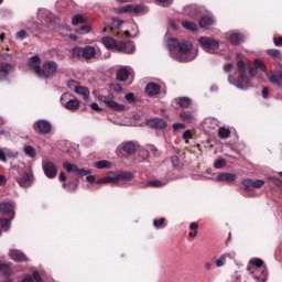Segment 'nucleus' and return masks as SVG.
Returning <instances> with one entry per match:
<instances>
[{"label": "nucleus", "instance_id": "f257e3e1", "mask_svg": "<svg viewBox=\"0 0 282 282\" xmlns=\"http://www.w3.org/2000/svg\"><path fill=\"white\" fill-rule=\"evenodd\" d=\"M167 47L170 54L175 61L180 63H189V61H195L197 58L198 51L193 48V43L191 41H178L175 39L169 40Z\"/></svg>", "mask_w": 282, "mask_h": 282}, {"label": "nucleus", "instance_id": "f03ea898", "mask_svg": "<svg viewBox=\"0 0 282 282\" xmlns=\"http://www.w3.org/2000/svg\"><path fill=\"white\" fill-rule=\"evenodd\" d=\"M57 72H58V63L54 61H46L42 65L37 76H40V78H54Z\"/></svg>", "mask_w": 282, "mask_h": 282}, {"label": "nucleus", "instance_id": "7ed1b4c3", "mask_svg": "<svg viewBox=\"0 0 282 282\" xmlns=\"http://www.w3.org/2000/svg\"><path fill=\"white\" fill-rule=\"evenodd\" d=\"M198 43L208 54H215L219 50V42L213 37L202 36L198 39Z\"/></svg>", "mask_w": 282, "mask_h": 282}, {"label": "nucleus", "instance_id": "20e7f679", "mask_svg": "<svg viewBox=\"0 0 282 282\" xmlns=\"http://www.w3.org/2000/svg\"><path fill=\"white\" fill-rule=\"evenodd\" d=\"M239 78H238V87L240 89H248L250 87V80L248 77L243 76L246 74V63L242 59L237 58Z\"/></svg>", "mask_w": 282, "mask_h": 282}, {"label": "nucleus", "instance_id": "39448f33", "mask_svg": "<svg viewBox=\"0 0 282 282\" xmlns=\"http://www.w3.org/2000/svg\"><path fill=\"white\" fill-rule=\"evenodd\" d=\"M98 100L101 102H105L110 107V109H113V111H124L126 107L122 104H118L113 100V95L109 93L108 95H99Z\"/></svg>", "mask_w": 282, "mask_h": 282}, {"label": "nucleus", "instance_id": "423d86ee", "mask_svg": "<svg viewBox=\"0 0 282 282\" xmlns=\"http://www.w3.org/2000/svg\"><path fill=\"white\" fill-rule=\"evenodd\" d=\"M68 95L64 94L61 97V104L68 109V111H78V107H80V101L77 98L67 99Z\"/></svg>", "mask_w": 282, "mask_h": 282}, {"label": "nucleus", "instance_id": "0eeeda50", "mask_svg": "<svg viewBox=\"0 0 282 282\" xmlns=\"http://www.w3.org/2000/svg\"><path fill=\"white\" fill-rule=\"evenodd\" d=\"M42 169L48 180H54V177L58 175V169L56 167V164L51 161L43 162Z\"/></svg>", "mask_w": 282, "mask_h": 282}, {"label": "nucleus", "instance_id": "6e6552de", "mask_svg": "<svg viewBox=\"0 0 282 282\" xmlns=\"http://www.w3.org/2000/svg\"><path fill=\"white\" fill-rule=\"evenodd\" d=\"M63 169H65L67 173H76V175H80L82 177H85V175H89V173H91V171L79 169L76 164H72L69 162H64Z\"/></svg>", "mask_w": 282, "mask_h": 282}, {"label": "nucleus", "instance_id": "1a4fd4ad", "mask_svg": "<svg viewBox=\"0 0 282 282\" xmlns=\"http://www.w3.org/2000/svg\"><path fill=\"white\" fill-rule=\"evenodd\" d=\"M33 128L37 133L45 135L52 131V123L47 120H39L34 123Z\"/></svg>", "mask_w": 282, "mask_h": 282}, {"label": "nucleus", "instance_id": "9d476101", "mask_svg": "<svg viewBox=\"0 0 282 282\" xmlns=\"http://www.w3.org/2000/svg\"><path fill=\"white\" fill-rule=\"evenodd\" d=\"M17 182L22 188H30V186H32L33 176L30 172H23L17 177Z\"/></svg>", "mask_w": 282, "mask_h": 282}, {"label": "nucleus", "instance_id": "9b49d317", "mask_svg": "<svg viewBox=\"0 0 282 282\" xmlns=\"http://www.w3.org/2000/svg\"><path fill=\"white\" fill-rule=\"evenodd\" d=\"M0 213L3 217H8L10 221H12V219H14V205L9 203H1Z\"/></svg>", "mask_w": 282, "mask_h": 282}, {"label": "nucleus", "instance_id": "f8f14e48", "mask_svg": "<svg viewBox=\"0 0 282 282\" xmlns=\"http://www.w3.org/2000/svg\"><path fill=\"white\" fill-rule=\"evenodd\" d=\"M41 56L34 55L29 59V69L34 72L39 76V72H41Z\"/></svg>", "mask_w": 282, "mask_h": 282}, {"label": "nucleus", "instance_id": "ddd939ff", "mask_svg": "<svg viewBox=\"0 0 282 282\" xmlns=\"http://www.w3.org/2000/svg\"><path fill=\"white\" fill-rule=\"evenodd\" d=\"M118 52H124V54H133V52H135V44H133V42H118Z\"/></svg>", "mask_w": 282, "mask_h": 282}, {"label": "nucleus", "instance_id": "4468645a", "mask_svg": "<svg viewBox=\"0 0 282 282\" xmlns=\"http://www.w3.org/2000/svg\"><path fill=\"white\" fill-rule=\"evenodd\" d=\"M226 39L231 43V45H239V43H243V35L238 32H229L226 34Z\"/></svg>", "mask_w": 282, "mask_h": 282}, {"label": "nucleus", "instance_id": "2eb2a0df", "mask_svg": "<svg viewBox=\"0 0 282 282\" xmlns=\"http://www.w3.org/2000/svg\"><path fill=\"white\" fill-rule=\"evenodd\" d=\"M147 124H149L151 129L162 130L166 127V121L164 119L155 118L148 120Z\"/></svg>", "mask_w": 282, "mask_h": 282}, {"label": "nucleus", "instance_id": "dca6fc26", "mask_svg": "<svg viewBox=\"0 0 282 282\" xmlns=\"http://www.w3.org/2000/svg\"><path fill=\"white\" fill-rule=\"evenodd\" d=\"M269 82L272 85H276L278 87H281V85H282V70H274L273 73H271V75L269 76Z\"/></svg>", "mask_w": 282, "mask_h": 282}, {"label": "nucleus", "instance_id": "f3484780", "mask_svg": "<svg viewBox=\"0 0 282 282\" xmlns=\"http://www.w3.org/2000/svg\"><path fill=\"white\" fill-rule=\"evenodd\" d=\"M10 259L12 261H28V257L21 250L13 249L9 253Z\"/></svg>", "mask_w": 282, "mask_h": 282}, {"label": "nucleus", "instance_id": "a211bd4d", "mask_svg": "<svg viewBox=\"0 0 282 282\" xmlns=\"http://www.w3.org/2000/svg\"><path fill=\"white\" fill-rule=\"evenodd\" d=\"M145 94L148 96H158L160 94V86L155 83H150L145 86Z\"/></svg>", "mask_w": 282, "mask_h": 282}, {"label": "nucleus", "instance_id": "6ab92c4d", "mask_svg": "<svg viewBox=\"0 0 282 282\" xmlns=\"http://www.w3.org/2000/svg\"><path fill=\"white\" fill-rule=\"evenodd\" d=\"M102 43L107 50H115L118 52V42L113 37H104Z\"/></svg>", "mask_w": 282, "mask_h": 282}, {"label": "nucleus", "instance_id": "aec40b11", "mask_svg": "<svg viewBox=\"0 0 282 282\" xmlns=\"http://www.w3.org/2000/svg\"><path fill=\"white\" fill-rule=\"evenodd\" d=\"M217 182H235V180H237V175L232 174V173H220L217 177H216Z\"/></svg>", "mask_w": 282, "mask_h": 282}, {"label": "nucleus", "instance_id": "412c9836", "mask_svg": "<svg viewBox=\"0 0 282 282\" xmlns=\"http://www.w3.org/2000/svg\"><path fill=\"white\" fill-rule=\"evenodd\" d=\"M96 54H97L96 47L88 45L84 47L83 58H87V59L95 58Z\"/></svg>", "mask_w": 282, "mask_h": 282}, {"label": "nucleus", "instance_id": "4be33fe9", "mask_svg": "<svg viewBox=\"0 0 282 282\" xmlns=\"http://www.w3.org/2000/svg\"><path fill=\"white\" fill-rule=\"evenodd\" d=\"M75 94L83 96L84 100H89V89H87V87L77 86Z\"/></svg>", "mask_w": 282, "mask_h": 282}, {"label": "nucleus", "instance_id": "5701e85b", "mask_svg": "<svg viewBox=\"0 0 282 282\" xmlns=\"http://www.w3.org/2000/svg\"><path fill=\"white\" fill-rule=\"evenodd\" d=\"M127 78H129V69H127V67H122L117 72V80L124 83Z\"/></svg>", "mask_w": 282, "mask_h": 282}, {"label": "nucleus", "instance_id": "b1692460", "mask_svg": "<svg viewBox=\"0 0 282 282\" xmlns=\"http://www.w3.org/2000/svg\"><path fill=\"white\" fill-rule=\"evenodd\" d=\"M215 19H213V17L205 15L200 19L199 25L200 28H208L209 25H213Z\"/></svg>", "mask_w": 282, "mask_h": 282}, {"label": "nucleus", "instance_id": "393cba45", "mask_svg": "<svg viewBox=\"0 0 282 282\" xmlns=\"http://www.w3.org/2000/svg\"><path fill=\"white\" fill-rule=\"evenodd\" d=\"M166 183L162 182V181H158V180H154V181H150L147 183V185H142L143 188H147L149 186H152L153 188H162V186H165Z\"/></svg>", "mask_w": 282, "mask_h": 282}, {"label": "nucleus", "instance_id": "a878e982", "mask_svg": "<svg viewBox=\"0 0 282 282\" xmlns=\"http://www.w3.org/2000/svg\"><path fill=\"white\" fill-rule=\"evenodd\" d=\"M0 225L4 232H8V230L12 228V224L10 223V219L3 218L2 216H0Z\"/></svg>", "mask_w": 282, "mask_h": 282}, {"label": "nucleus", "instance_id": "bb28decb", "mask_svg": "<svg viewBox=\"0 0 282 282\" xmlns=\"http://www.w3.org/2000/svg\"><path fill=\"white\" fill-rule=\"evenodd\" d=\"M96 184H118V178L113 176H107L96 181Z\"/></svg>", "mask_w": 282, "mask_h": 282}, {"label": "nucleus", "instance_id": "cd10ccee", "mask_svg": "<svg viewBox=\"0 0 282 282\" xmlns=\"http://www.w3.org/2000/svg\"><path fill=\"white\" fill-rule=\"evenodd\" d=\"M122 147H123L124 153H134L135 149H138L135 143H133L131 141L123 143Z\"/></svg>", "mask_w": 282, "mask_h": 282}, {"label": "nucleus", "instance_id": "c85d7f7f", "mask_svg": "<svg viewBox=\"0 0 282 282\" xmlns=\"http://www.w3.org/2000/svg\"><path fill=\"white\" fill-rule=\"evenodd\" d=\"M218 137L221 139V140H227V138H230V129L228 128H219L218 129Z\"/></svg>", "mask_w": 282, "mask_h": 282}, {"label": "nucleus", "instance_id": "c756f323", "mask_svg": "<svg viewBox=\"0 0 282 282\" xmlns=\"http://www.w3.org/2000/svg\"><path fill=\"white\" fill-rule=\"evenodd\" d=\"M181 25L185 30H189L191 32H195L197 30V24H195L194 22H191V21H182Z\"/></svg>", "mask_w": 282, "mask_h": 282}, {"label": "nucleus", "instance_id": "7c9ffc66", "mask_svg": "<svg viewBox=\"0 0 282 282\" xmlns=\"http://www.w3.org/2000/svg\"><path fill=\"white\" fill-rule=\"evenodd\" d=\"M191 102H192V100L188 97H183V98L178 99V105L183 109H188V107H191Z\"/></svg>", "mask_w": 282, "mask_h": 282}, {"label": "nucleus", "instance_id": "2f4dec72", "mask_svg": "<svg viewBox=\"0 0 282 282\" xmlns=\"http://www.w3.org/2000/svg\"><path fill=\"white\" fill-rule=\"evenodd\" d=\"M115 178H117V184L119 180H127L129 182V180H133V174L131 172H122L118 176H115Z\"/></svg>", "mask_w": 282, "mask_h": 282}, {"label": "nucleus", "instance_id": "473e14b6", "mask_svg": "<svg viewBox=\"0 0 282 282\" xmlns=\"http://www.w3.org/2000/svg\"><path fill=\"white\" fill-rule=\"evenodd\" d=\"M96 169H111V162L107 161V160H101L98 161L95 164Z\"/></svg>", "mask_w": 282, "mask_h": 282}, {"label": "nucleus", "instance_id": "72a5a7b5", "mask_svg": "<svg viewBox=\"0 0 282 282\" xmlns=\"http://www.w3.org/2000/svg\"><path fill=\"white\" fill-rule=\"evenodd\" d=\"M84 47L75 46L73 48V58H80L83 57Z\"/></svg>", "mask_w": 282, "mask_h": 282}, {"label": "nucleus", "instance_id": "f704fd0d", "mask_svg": "<svg viewBox=\"0 0 282 282\" xmlns=\"http://www.w3.org/2000/svg\"><path fill=\"white\" fill-rule=\"evenodd\" d=\"M181 118L182 120H184V122H195V116L188 112H182Z\"/></svg>", "mask_w": 282, "mask_h": 282}, {"label": "nucleus", "instance_id": "c9c22d12", "mask_svg": "<svg viewBox=\"0 0 282 282\" xmlns=\"http://www.w3.org/2000/svg\"><path fill=\"white\" fill-rule=\"evenodd\" d=\"M254 67H256V69H261L262 72H268V66L261 59L254 61Z\"/></svg>", "mask_w": 282, "mask_h": 282}, {"label": "nucleus", "instance_id": "e433bc0d", "mask_svg": "<svg viewBox=\"0 0 282 282\" xmlns=\"http://www.w3.org/2000/svg\"><path fill=\"white\" fill-rule=\"evenodd\" d=\"M189 228H191V230H193V231H189V232H188V236L192 237V238L197 237V229L199 228V225H197V223H192V224L189 225Z\"/></svg>", "mask_w": 282, "mask_h": 282}, {"label": "nucleus", "instance_id": "4c0bfd02", "mask_svg": "<svg viewBox=\"0 0 282 282\" xmlns=\"http://www.w3.org/2000/svg\"><path fill=\"white\" fill-rule=\"evenodd\" d=\"M24 153L25 155H29V158H36V150L30 145L24 147Z\"/></svg>", "mask_w": 282, "mask_h": 282}, {"label": "nucleus", "instance_id": "58836bf2", "mask_svg": "<svg viewBox=\"0 0 282 282\" xmlns=\"http://www.w3.org/2000/svg\"><path fill=\"white\" fill-rule=\"evenodd\" d=\"M242 184L247 191H252V188H254V180H250V178L243 180Z\"/></svg>", "mask_w": 282, "mask_h": 282}, {"label": "nucleus", "instance_id": "ea45409f", "mask_svg": "<svg viewBox=\"0 0 282 282\" xmlns=\"http://www.w3.org/2000/svg\"><path fill=\"white\" fill-rule=\"evenodd\" d=\"M257 282H265L268 281V271L263 270L261 275H253Z\"/></svg>", "mask_w": 282, "mask_h": 282}, {"label": "nucleus", "instance_id": "a19ab883", "mask_svg": "<svg viewBox=\"0 0 282 282\" xmlns=\"http://www.w3.org/2000/svg\"><path fill=\"white\" fill-rule=\"evenodd\" d=\"M228 257L230 256L224 254L218 260H216L217 268H224V265H226V260L228 259Z\"/></svg>", "mask_w": 282, "mask_h": 282}, {"label": "nucleus", "instance_id": "79ce46f5", "mask_svg": "<svg viewBox=\"0 0 282 282\" xmlns=\"http://www.w3.org/2000/svg\"><path fill=\"white\" fill-rule=\"evenodd\" d=\"M73 25H78V23H85V18L82 14H77L72 20Z\"/></svg>", "mask_w": 282, "mask_h": 282}, {"label": "nucleus", "instance_id": "37998d69", "mask_svg": "<svg viewBox=\"0 0 282 282\" xmlns=\"http://www.w3.org/2000/svg\"><path fill=\"white\" fill-rule=\"evenodd\" d=\"M147 10V7L144 6H132V14H140L141 12H144Z\"/></svg>", "mask_w": 282, "mask_h": 282}, {"label": "nucleus", "instance_id": "c03bdc74", "mask_svg": "<svg viewBox=\"0 0 282 282\" xmlns=\"http://www.w3.org/2000/svg\"><path fill=\"white\" fill-rule=\"evenodd\" d=\"M64 188H66V191H69V192H74L76 191V188H78V182H73L69 184V186H67L66 183L63 184Z\"/></svg>", "mask_w": 282, "mask_h": 282}, {"label": "nucleus", "instance_id": "a18cd8bd", "mask_svg": "<svg viewBox=\"0 0 282 282\" xmlns=\"http://www.w3.org/2000/svg\"><path fill=\"white\" fill-rule=\"evenodd\" d=\"M132 10H133V4H127L126 7H122V8L118 9V12L120 14H124L127 12H131L132 13Z\"/></svg>", "mask_w": 282, "mask_h": 282}, {"label": "nucleus", "instance_id": "49530a36", "mask_svg": "<svg viewBox=\"0 0 282 282\" xmlns=\"http://www.w3.org/2000/svg\"><path fill=\"white\" fill-rule=\"evenodd\" d=\"M75 32H77V34H89V32H91V29H89V26L87 25H83L79 29H76Z\"/></svg>", "mask_w": 282, "mask_h": 282}, {"label": "nucleus", "instance_id": "de8ad7c7", "mask_svg": "<svg viewBox=\"0 0 282 282\" xmlns=\"http://www.w3.org/2000/svg\"><path fill=\"white\" fill-rule=\"evenodd\" d=\"M78 82L76 80H68L67 82V87L68 89H70L72 91H76V89H78Z\"/></svg>", "mask_w": 282, "mask_h": 282}, {"label": "nucleus", "instance_id": "09e8293b", "mask_svg": "<svg viewBox=\"0 0 282 282\" xmlns=\"http://www.w3.org/2000/svg\"><path fill=\"white\" fill-rule=\"evenodd\" d=\"M214 166L215 169H224V166H226V160L218 159L217 161H215Z\"/></svg>", "mask_w": 282, "mask_h": 282}, {"label": "nucleus", "instance_id": "8fccbe9b", "mask_svg": "<svg viewBox=\"0 0 282 282\" xmlns=\"http://www.w3.org/2000/svg\"><path fill=\"white\" fill-rule=\"evenodd\" d=\"M0 274H10V267H8V264L0 263Z\"/></svg>", "mask_w": 282, "mask_h": 282}, {"label": "nucleus", "instance_id": "3c124183", "mask_svg": "<svg viewBox=\"0 0 282 282\" xmlns=\"http://www.w3.org/2000/svg\"><path fill=\"white\" fill-rule=\"evenodd\" d=\"M250 263L252 265H256V268H262L263 267V260H261V259H252V260H250Z\"/></svg>", "mask_w": 282, "mask_h": 282}, {"label": "nucleus", "instance_id": "603ef678", "mask_svg": "<svg viewBox=\"0 0 282 282\" xmlns=\"http://www.w3.org/2000/svg\"><path fill=\"white\" fill-rule=\"evenodd\" d=\"M147 151H148L149 155H154V156L158 155V148H155L153 145H149L147 148Z\"/></svg>", "mask_w": 282, "mask_h": 282}, {"label": "nucleus", "instance_id": "864d4df0", "mask_svg": "<svg viewBox=\"0 0 282 282\" xmlns=\"http://www.w3.org/2000/svg\"><path fill=\"white\" fill-rule=\"evenodd\" d=\"M268 54L269 56H273V58H279L281 56V52H279V50H269Z\"/></svg>", "mask_w": 282, "mask_h": 282}, {"label": "nucleus", "instance_id": "5fc2aeb1", "mask_svg": "<svg viewBox=\"0 0 282 282\" xmlns=\"http://www.w3.org/2000/svg\"><path fill=\"white\" fill-rule=\"evenodd\" d=\"M265 184L263 180H256L253 181V188H261Z\"/></svg>", "mask_w": 282, "mask_h": 282}, {"label": "nucleus", "instance_id": "6e6d98bb", "mask_svg": "<svg viewBox=\"0 0 282 282\" xmlns=\"http://www.w3.org/2000/svg\"><path fill=\"white\" fill-rule=\"evenodd\" d=\"M124 98L128 102H135V95L133 93L126 94Z\"/></svg>", "mask_w": 282, "mask_h": 282}, {"label": "nucleus", "instance_id": "4d7b16f0", "mask_svg": "<svg viewBox=\"0 0 282 282\" xmlns=\"http://www.w3.org/2000/svg\"><path fill=\"white\" fill-rule=\"evenodd\" d=\"M25 36H28V34L25 33L24 30H22L15 34V39H18L19 41H23V39H25Z\"/></svg>", "mask_w": 282, "mask_h": 282}, {"label": "nucleus", "instance_id": "13d9d810", "mask_svg": "<svg viewBox=\"0 0 282 282\" xmlns=\"http://www.w3.org/2000/svg\"><path fill=\"white\" fill-rule=\"evenodd\" d=\"M163 225H164V218H160L159 220H153V226L155 228H160Z\"/></svg>", "mask_w": 282, "mask_h": 282}, {"label": "nucleus", "instance_id": "bf43d9fd", "mask_svg": "<svg viewBox=\"0 0 282 282\" xmlns=\"http://www.w3.org/2000/svg\"><path fill=\"white\" fill-rule=\"evenodd\" d=\"M191 138H193V132H191V130H186L183 133V140H191Z\"/></svg>", "mask_w": 282, "mask_h": 282}, {"label": "nucleus", "instance_id": "052dcab7", "mask_svg": "<svg viewBox=\"0 0 282 282\" xmlns=\"http://www.w3.org/2000/svg\"><path fill=\"white\" fill-rule=\"evenodd\" d=\"M173 129L174 131H177L180 129H186V126L184 123H174Z\"/></svg>", "mask_w": 282, "mask_h": 282}, {"label": "nucleus", "instance_id": "680f3d73", "mask_svg": "<svg viewBox=\"0 0 282 282\" xmlns=\"http://www.w3.org/2000/svg\"><path fill=\"white\" fill-rule=\"evenodd\" d=\"M172 164L177 169V166H180V158L172 156Z\"/></svg>", "mask_w": 282, "mask_h": 282}, {"label": "nucleus", "instance_id": "e2e57ef3", "mask_svg": "<svg viewBox=\"0 0 282 282\" xmlns=\"http://www.w3.org/2000/svg\"><path fill=\"white\" fill-rule=\"evenodd\" d=\"M159 1V3H161V6L166 7V6H171V3H173V0H156Z\"/></svg>", "mask_w": 282, "mask_h": 282}, {"label": "nucleus", "instance_id": "0e129e2a", "mask_svg": "<svg viewBox=\"0 0 282 282\" xmlns=\"http://www.w3.org/2000/svg\"><path fill=\"white\" fill-rule=\"evenodd\" d=\"M91 109H94V111H102V108H100V106H98V102H93L90 105Z\"/></svg>", "mask_w": 282, "mask_h": 282}, {"label": "nucleus", "instance_id": "69168bd1", "mask_svg": "<svg viewBox=\"0 0 282 282\" xmlns=\"http://www.w3.org/2000/svg\"><path fill=\"white\" fill-rule=\"evenodd\" d=\"M33 279L36 282H43V280H41V274H39V271L33 272Z\"/></svg>", "mask_w": 282, "mask_h": 282}, {"label": "nucleus", "instance_id": "338daca9", "mask_svg": "<svg viewBox=\"0 0 282 282\" xmlns=\"http://www.w3.org/2000/svg\"><path fill=\"white\" fill-rule=\"evenodd\" d=\"M270 94V90L268 89V87H264L262 89V98H268V95Z\"/></svg>", "mask_w": 282, "mask_h": 282}, {"label": "nucleus", "instance_id": "774afa93", "mask_svg": "<svg viewBox=\"0 0 282 282\" xmlns=\"http://www.w3.org/2000/svg\"><path fill=\"white\" fill-rule=\"evenodd\" d=\"M22 282H34V280L31 275H26L25 278H23Z\"/></svg>", "mask_w": 282, "mask_h": 282}]
</instances>
